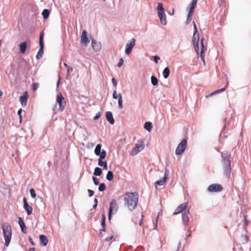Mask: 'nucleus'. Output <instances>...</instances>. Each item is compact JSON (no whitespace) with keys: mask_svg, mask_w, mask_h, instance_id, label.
Here are the masks:
<instances>
[{"mask_svg":"<svg viewBox=\"0 0 251 251\" xmlns=\"http://www.w3.org/2000/svg\"><path fill=\"white\" fill-rule=\"evenodd\" d=\"M125 205L130 210L135 209L138 201V195L136 192H127L124 196Z\"/></svg>","mask_w":251,"mask_h":251,"instance_id":"obj_1","label":"nucleus"},{"mask_svg":"<svg viewBox=\"0 0 251 251\" xmlns=\"http://www.w3.org/2000/svg\"><path fill=\"white\" fill-rule=\"evenodd\" d=\"M2 230L4 239V245L8 247L11 242L12 235V230L10 225L5 223L2 225Z\"/></svg>","mask_w":251,"mask_h":251,"instance_id":"obj_2","label":"nucleus"},{"mask_svg":"<svg viewBox=\"0 0 251 251\" xmlns=\"http://www.w3.org/2000/svg\"><path fill=\"white\" fill-rule=\"evenodd\" d=\"M222 163L223 165L225 173L228 177L230 176L231 165L229 158L230 154L228 152H225L222 153Z\"/></svg>","mask_w":251,"mask_h":251,"instance_id":"obj_3","label":"nucleus"},{"mask_svg":"<svg viewBox=\"0 0 251 251\" xmlns=\"http://www.w3.org/2000/svg\"><path fill=\"white\" fill-rule=\"evenodd\" d=\"M157 15L161 24L164 25H167L166 16L163 5L162 3L159 2L157 6Z\"/></svg>","mask_w":251,"mask_h":251,"instance_id":"obj_4","label":"nucleus"},{"mask_svg":"<svg viewBox=\"0 0 251 251\" xmlns=\"http://www.w3.org/2000/svg\"><path fill=\"white\" fill-rule=\"evenodd\" d=\"M144 145L142 141H138L135 144V147L131 150L130 154L131 156H135L142 151L144 149Z\"/></svg>","mask_w":251,"mask_h":251,"instance_id":"obj_5","label":"nucleus"},{"mask_svg":"<svg viewBox=\"0 0 251 251\" xmlns=\"http://www.w3.org/2000/svg\"><path fill=\"white\" fill-rule=\"evenodd\" d=\"M187 147V140L183 139L178 145L175 154L176 155H181L185 151Z\"/></svg>","mask_w":251,"mask_h":251,"instance_id":"obj_6","label":"nucleus"},{"mask_svg":"<svg viewBox=\"0 0 251 251\" xmlns=\"http://www.w3.org/2000/svg\"><path fill=\"white\" fill-rule=\"evenodd\" d=\"M135 39L131 38L128 41L125 46V53L126 55H129L131 53L132 50L134 46L135 45Z\"/></svg>","mask_w":251,"mask_h":251,"instance_id":"obj_7","label":"nucleus"},{"mask_svg":"<svg viewBox=\"0 0 251 251\" xmlns=\"http://www.w3.org/2000/svg\"><path fill=\"white\" fill-rule=\"evenodd\" d=\"M118 209V204L115 201H112L110 203V207L108 213V219L110 220L111 217V214L113 212L115 213L117 212Z\"/></svg>","mask_w":251,"mask_h":251,"instance_id":"obj_8","label":"nucleus"},{"mask_svg":"<svg viewBox=\"0 0 251 251\" xmlns=\"http://www.w3.org/2000/svg\"><path fill=\"white\" fill-rule=\"evenodd\" d=\"M192 42L195 49V51L197 54H199V34L198 32H194Z\"/></svg>","mask_w":251,"mask_h":251,"instance_id":"obj_9","label":"nucleus"},{"mask_svg":"<svg viewBox=\"0 0 251 251\" xmlns=\"http://www.w3.org/2000/svg\"><path fill=\"white\" fill-rule=\"evenodd\" d=\"M57 102L59 104V109L60 111H62L65 108L66 101L64 98L60 93H58L57 95Z\"/></svg>","mask_w":251,"mask_h":251,"instance_id":"obj_10","label":"nucleus"},{"mask_svg":"<svg viewBox=\"0 0 251 251\" xmlns=\"http://www.w3.org/2000/svg\"><path fill=\"white\" fill-rule=\"evenodd\" d=\"M101 146L100 144L97 145L94 151L95 153L97 156H99V158H105L106 155V152L104 150L101 151Z\"/></svg>","mask_w":251,"mask_h":251,"instance_id":"obj_11","label":"nucleus"},{"mask_svg":"<svg viewBox=\"0 0 251 251\" xmlns=\"http://www.w3.org/2000/svg\"><path fill=\"white\" fill-rule=\"evenodd\" d=\"M222 189V185L218 184H211L207 188L208 191L211 193L220 192Z\"/></svg>","mask_w":251,"mask_h":251,"instance_id":"obj_12","label":"nucleus"},{"mask_svg":"<svg viewBox=\"0 0 251 251\" xmlns=\"http://www.w3.org/2000/svg\"><path fill=\"white\" fill-rule=\"evenodd\" d=\"M89 42V40L87 36V31L83 30L82 32L81 35L80 42L81 44L84 46H87L88 43Z\"/></svg>","mask_w":251,"mask_h":251,"instance_id":"obj_13","label":"nucleus"},{"mask_svg":"<svg viewBox=\"0 0 251 251\" xmlns=\"http://www.w3.org/2000/svg\"><path fill=\"white\" fill-rule=\"evenodd\" d=\"M187 203H183L180 204L176 208L173 214L174 215H177L178 214L181 213L182 212H184L185 210H187Z\"/></svg>","mask_w":251,"mask_h":251,"instance_id":"obj_14","label":"nucleus"},{"mask_svg":"<svg viewBox=\"0 0 251 251\" xmlns=\"http://www.w3.org/2000/svg\"><path fill=\"white\" fill-rule=\"evenodd\" d=\"M24 208L27 212L28 215H30L32 214L33 209L32 207L30 206L27 202L25 198L23 199Z\"/></svg>","mask_w":251,"mask_h":251,"instance_id":"obj_15","label":"nucleus"},{"mask_svg":"<svg viewBox=\"0 0 251 251\" xmlns=\"http://www.w3.org/2000/svg\"><path fill=\"white\" fill-rule=\"evenodd\" d=\"M169 171L166 169L164 173V176L162 180H157L155 182V186L156 187L157 185L162 186L165 182L166 180L167 179Z\"/></svg>","mask_w":251,"mask_h":251,"instance_id":"obj_16","label":"nucleus"},{"mask_svg":"<svg viewBox=\"0 0 251 251\" xmlns=\"http://www.w3.org/2000/svg\"><path fill=\"white\" fill-rule=\"evenodd\" d=\"M189 210H185L182 214V219L185 225H186L189 221Z\"/></svg>","mask_w":251,"mask_h":251,"instance_id":"obj_17","label":"nucleus"},{"mask_svg":"<svg viewBox=\"0 0 251 251\" xmlns=\"http://www.w3.org/2000/svg\"><path fill=\"white\" fill-rule=\"evenodd\" d=\"M27 99V92L25 91L23 96L20 97V101L23 107L26 106Z\"/></svg>","mask_w":251,"mask_h":251,"instance_id":"obj_18","label":"nucleus"},{"mask_svg":"<svg viewBox=\"0 0 251 251\" xmlns=\"http://www.w3.org/2000/svg\"><path fill=\"white\" fill-rule=\"evenodd\" d=\"M106 119L107 121L111 124L113 125L115 123L114 119L111 112L107 111L105 114Z\"/></svg>","mask_w":251,"mask_h":251,"instance_id":"obj_19","label":"nucleus"},{"mask_svg":"<svg viewBox=\"0 0 251 251\" xmlns=\"http://www.w3.org/2000/svg\"><path fill=\"white\" fill-rule=\"evenodd\" d=\"M18 224L21 228L22 231L23 233H26L25 226V223H24V221L23 220L22 218L20 217H18Z\"/></svg>","mask_w":251,"mask_h":251,"instance_id":"obj_20","label":"nucleus"},{"mask_svg":"<svg viewBox=\"0 0 251 251\" xmlns=\"http://www.w3.org/2000/svg\"><path fill=\"white\" fill-rule=\"evenodd\" d=\"M91 46L94 50L98 51L100 50V43H97L95 40H92Z\"/></svg>","mask_w":251,"mask_h":251,"instance_id":"obj_21","label":"nucleus"},{"mask_svg":"<svg viewBox=\"0 0 251 251\" xmlns=\"http://www.w3.org/2000/svg\"><path fill=\"white\" fill-rule=\"evenodd\" d=\"M39 45L40 49L36 56L37 59H40L42 57L44 53V44H39Z\"/></svg>","mask_w":251,"mask_h":251,"instance_id":"obj_22","label":"nucleus"},{"mask_svg":"<svg viewBox=\"0 0 251 251\" xmlns=\"http://www.w3.org/2000/svg\"><path fill=\"white\" fill-rule=\"evenodd\" d=\"M40 240L44 246H46L48 243V238L44 235L41 234L39 236Z\"/></svg>","mask_w":251,"mask_h":251,"instance_id":"obj_23","label":"nucleus"},{"mask_svg":"<svg viewBox=\"0 0 251 251\" xmlns=\"http://www.w3.org/2000/svg\"><path fill=\"white\" fill-rule=\"evenodd\" d=\"M105 158L100 157L99 159L98 165L100 167H103L105 170L107 169V164L106 161H103L102 160Z\"/></svg>","mask_w":251,"mask_h":251,"instance_id":"obj_24","label":"nucleus"},{"mask_svg":"<svg viewBox=\"0 0 251 251\" xmlns=\"http://www.w3.org/2000/svg\"><path fill=\"white\" fill-rule=\"evenodd\" d=\"M27 47L26 42H23L20 44V51L22 53H25Z\"/></svg>","mask_w":251,"mask_h":251,"instance_id":"obj_25","label":"nucleus"},{"mask_svg":"<svg viewBox=\"0 0 251 251\" xmlns=\"http://www.w3.org/2000/svg\"><path fill=\"white\" fill-rule=\"evenodd\" d=\"M170 71L168 67H166L164 68L162 72L164 78L165 79L167 78L170 75Z\"/></svg>","mask_w":251,"mask_h":251,"instance_id":"obj_26","label":"nucleus"},{"mask_svg":"<svg viewBox=\"0 0 251 251\" xmlns=\"http://www.w3.org/2000/svg\"><path fill=\"white\" fill-rule=\"evenodd\" d=\"M144 128L148 131L150 132L152 128V124L151 122H147L144 124Z\"/></svg>","mask_w":251,"mask_h":251,"instance_id":"obj_27","label":"nucleus"},{"mask_svg":"<svg viewBox=\"0 0 251 251\" xmlns=\"http://www.w3.org/2000/svg\"><path fill=\"white\" fill-rule=\"evenodd\" d=\"M118 106L120 109H122L123 107L122 96L121 94H119L118 95Z\"/></svg>","mask_w":251,"mask_h":251,"instance_id":"obj_28","label":"nucleus"},{"mask_svg":"<svg viewBox=\"0 0 251 251\" xmlns=\"http://www.w3.org/2000/svg\"><path fill=\"white\" fill-rule=\"evenodd\" d=\"M102 173V170L101 168L97 167L95 169L94 171V175L96 176H100Z\"/></svg>","mask_w":251,"mask_h":251,"instance_id":"obj_29","label":"nucleus"},{"mask_svg":"<svg viewBox=\"0 0 251 251\" xmlns=\"http://www.w3.org/2000/svg\"><path fill=\"white\" fill-rule=\"evenodd\" d=\"M113 174L111 171H109L106 175V178L108 181H111L113 179Z\"/></svg>","mask_w":251,"mask_h":251,"instance_id":"obj_30","label":"nucleus"},{"mask_svg":"<svg viewBox=\"0 0 251 251\" xmlns=\"http://www.w3.org/2000/svg\"><path fill=\"white\" fill-rule=\"evenodd\" d=\"M42 14L44 19L48 18L50 14L49 10L47 9H44L42 11Z\"/></svg>","mask_w":251,"mask_h":251,"instance_id":"obj_31","label":"nucleus"},{"mask_svg":"<svg viewBox=\"0 0 251 251\" xmlns=\"http://www.w3.org/2000/svg\"><path fill=\"white\" fill-rule=\"evenodd\" d=\"M151 83L153 86H156L158 83V79L154 76H151Z\"/></svg>","mask_w":251,"mask_h":251,"instance_id":"obj_32","label":"nucleus"},{"mask_svg":"<svg viewBox=\"0 0 251 251\" xmlns=\"http://www.w3.org/2000/svg\"><path fill=\"white\" fill-rule=\"evenodd\" d=\"M206 51V50H201V54H200L201 59L202 61V62H203L204 64L205 63L204 56H205V53Z\"/></svg>","mask_w":251,"mask_h":251,"instance_id":"obj_33","label":"nucleus"},{"mask_svg":"<svg viewBox=\"0 0 251 251\" xmlns=\"http://www.w3.org/2000/svg\"><path fill=\"white\" fill-rule=\"evenodd\" d=\"M226 88H223L222 89H218V90H216L215 91L213 92H212L211 93H210L209 94V96H212L213 95H215V94H219L222 92H223L225 90Z\"/></svg>","mask_w":251,"mask_h":251,"instance_id":"obj_34","label":"nucleus"},{"mask_svg":"<svg viewBox=\"0 0 251 251\" xmlns=\"http://www.w3.org/2000/svg\"><path fill=\"white\" fill-rule=\"evenodd\" d=\"M105 189V185L104 183H100L99 186V190L100 192H102Z\"/></svg>","mask_w":251,"mask_h":251,"instance_id":"obj_35","label":"nucleus"},{"mask_svg":"<svg viewBox=\"0 0 251 251\" xmlns=\"http://www.w3.org/2000/svg\"><path fill=\"white\" fill-rule=\"evenodd\" d=\"M105 216L104 214H102L101 215V225L102 226H105Z\"/></svg>","mask_w":251,"mask_h":251,"instance_id":"obj_36","label":"nucleus"},{"mask_svg":"<svg viewBox=\"0 0 251 251\" xmlns=\"http://www.w3.org/2000/svg\"><path fill=\"white\" fill-rule=\"evenodd\" d=\"M30 193L31 197L32 198H35L36 197V194L33 188H31L30 189Z\"/></svg>","mask_w":251,"mask_h":251,"instance_id":"obj_37","label":"nucleus"},{"mask_svg":"<svg viewBox=\"0 0 251 251\" xmlns=\"http://www.w3.org/2000/svg\"><path fill=\"white\" fill-rule=\"evenodd\" d=\"M43 36H44V33L43 32H41L40 33V38H39V44H44Z\"/></svg>","mask_w":251,"mask_h":251,"instance_id":"obj_38","label":"nucleus"},{"mask_svg":"<svg viewBox=\"0 0 251 251\" xmlns=\"http://www.w3.org/2000/svg\"><path fill=\"white\" fill-rule=\"evenodd\" d=\"M64 65L66 68H67L68 73H70V72H72L73 71V68L69 67L66 63H64Z\"/></svg>","mask_w":251,"mask_h":251,"instance_id":"obj_39","label":"nucleus"},{"mask_svg":"<svg viewBox=\"0 0 251 251\" xmlns=\"http://www.w3.org/2000/svg\"><path fill=\"white\" fill-rule=\"evenodd\" d=\"M100 115H101V114H100V112H97L95 116L94 117V120L95 121L98 120L99 118L100 117Z\"/></svg>","mask_w":251,"mask_h":251,"instance_id":"obj_40","label":"nucleus"},{"mask_svg":"<svg viewBox=\"0 0 251 251\" xmlns=\"http://www.w3.org/2000/svg\"><path fill=\"white\" fill-rule=\"evenodd\" d=\"M124 61V60L123 58H120V61L118 62V63L117 64V66L118 67H122V66L123 64Z\"/></svg>","mask_w":251,"mask_h":251,"instance_id":"obj_41","label":"nucleus"},{"mask_svg":"<svg viewBox=\"0 0 251 251\" xmlns=\"http://www.w3.org/2000/svg\"><path fill=\"white\" fill-rule=\"evenodd\" d=\"M197 3V0H192L191 3V7L192 8H194L196 6Z\"/></svg>","mask_w":251,"mask_h":251,"instance_id":"obj_42","label":"nucleus"},{"mask_svg":"<svg viewBox=\"0 0 251 251\" xmlns=\"http://www.w3.org/2000/svg\"><path fill=\"white\" fill-rule=\"evenodd\" d=\"M88 195L90 197L93 196L94 194V191L92 190H91V189L88 190Z\"/></svg>","mask_w":251,"mask_h":251,"instance_id":"obj_43","label":"nucleus"},{"mask_svg":"<svg viewBox=\"0 0 251 251\" xmlns=\"http://www.w3.org/2000/svg\"><path fill=\"white\" fill-rule=\"evenodd\" d=\"M38 84L36 83H33V89L34 91H35L38 88Z\"/></svg>","mask_w":251,"mask_h":251,"instance_id":"obj_44","label":"nucleus"},{"mask_svg":"<svg viewBox=\"0 0 251 251\" xmlns=\"http://www.w3.org/2000/svg\"><path fill=\"white\" fill-rule=\"evenodd\" d=\"M93 180L94 183L95 185H98L99 184L98 180L96 177H95V176L93 177Z\"/></svg>","mask_w":251,"mask_h":251,"instance_id":"obj_45","label":"nucleus"},{"mask_svg":"<svg viewBox=\"0 0 251 251\" xmlns=\"http://www.w3.org/2000/svg\"><path fill=\"white\" fill-rule=\"evenodd\" d=\"M154 61L157 64L158 61L160 60V57L158 56L155 55L153 57Z\"/></svg>","mask_w":251,"mask_h":251,"instance_id":"obj_46","label":"nucleus"},{"mask_svg":"<svg viewBox=\"0 0 251 251\" xmlns=\"http://www.w3.org/2000/svg\"><path fill=\"white\" fill-rule=\"evenodd\" d=\"M191 20H192V16L187 15L186 24H189L190 23V22L191 21Z\"/></svg>","mask_w":251,"mask_h":251,"instance_id":"obj_47","label":"nucleus"},{"mask_svg":"<svg viewBox=\"0 0 251 251\" xmlns=\"http://www.w3.org/2000/svg\"><path fill=\"white\" fill-rule=\"evenodd\" d=\"M112 97L113 99H117L118 98V96H117V92L116 91H114L113 93Z\"/></svg>","mask_w":251,"mask_h":251,"instance_id":"obj_48","label":"nucleus"},{"mask_svg":"<svg viewBox=\"0 0 251 251\" xmlns=\"http://www.w3.org/2000/svg\"><path fill=\"white\" fill-rule=\"evenodd\" d=\"M111 80H112V82L113 86L114 87H116V86H117V82H116V79L113 77V78H112Z\"/></svg>","mask_w":251,"mask_h":251,"instance_id":"obj_49","label":"nucleus"},{"mask_svg":"<svg viewBox=\"0 0 251 251\" xmlns=\"http://www.w3.org/2000/svg\"><path fill=\"white\" fill-rule=\"evenodd\" d=\"M22 109H20L18 111V114L20 117V122H21L22 121V119H21V113H22Z\"/></svg>","mask_w":251,"mask_h":251,"instance_id":"obj_50","label":"nucleus"},{"mask_svg":"<svg viewBox=\"0 0 251 251\" xmlns=\"http://www.w3.org/2000/svg\"><path fill=\"white\" fill-rule=\"evenodd\" d=\"M201 44L207 45L206 41L204 38H202L201 41Z\"/></svg>","mask_w":251,"mask_h":251,"instance_id":"obj_51","label":"nucleus"},{"mask_svg":"<svg viewBox=\"0 0 251 251\" xmlns=\"http://www.w3.org/2000/svg\"><path fill=\"white\" fill-rule=\"evenodd\" d=\"M193 26H194V32H198V29L197 28V26L194 22H193Z\"/></svg>","mask_w":251,"mask_h":251,"instance_id":"obj_52","label":"nucleus"},{"mask_svg":"<svg viewBox=\"0 0 251 251\" xmlns=\"http://www.w3.org/2000/svg\"><path fill=\"white\" fill-rule=\"evenodd\" d=\"M206 46L207 45L201 44V50H207Z\"/></svg>","mask_w":251,"mask_h":251,"instance_id":"obj_53","label":"nucleus"},{"mask_svg":"<svg viewBox=\"0 0 251 251\" xmlns=\"http://www.w3.org/2000/svg\"><path fill=\"white\" fill-rule=\"evenodd\" d=\"M194 9V8H192V7L190 8V10H189V11L188 12V16H192Z\"/></svg>","mask_w":251,"mask_h":251,"instance_id":"obj_54","label":"nucleus"},{"mask_svg":"<svg viewBox=\"0 0 251 251\" xmlns=\"http://www.w3.org/2000/svg\"><path fill=\"white\" fill-rule=\"evenodd\" d=\"M194 9V8H192V7L190 8V10H189V11L188 12V16H192Z\"/></svg>","mask_w":251,"mask_h":251,"instance_id":"obj_55","label":"nucleus"},{"mask_svg":"<svg viewBox=\"0 0 251 251\" xmlns=\"http://www.w3.org/2000/svg\"><path fill=\"white\" fill-rule=\"evenodd\" d=\"M60 80H61V77H60V75H58V81H57V82L56 84L57 87H58L59 86Z\"/></svg>","mask_w":251,"mask_h":251,"instance_id":"obj_56","label":"nucleus"},{"mask_svg":"<svg viewBox=\"0 0 251 251\" xmlns=\"http://www.w3.org/2000/svg\"><path fill=\"white\" fill-rule=\"evenodd\" d=\"M113 236H112H112H110V237H106V238L105 239V241H109L111 240L112 239V238H113Z\"/></svg>","mask_w":251,"mask_h":251,"instance_id":"obj_57","label":"nucleus"},{"mask_svg":"<svg viewBox=\"0 0 251 251\" xmlns=\"http://www.w3.org/2000/svg\"><path fill=\"white\" fill-rule=\"evenodd\" d=\"M106 229V226H102V229H101L100 231V234L101 233V231H105Z\"/></svg>","mask_w":251,"mask_h":251,"instance_id":"obj_58","label":"nucleus"},{"mask_svg":"<svg viewBox=\"0 0 251 251\" xmlns=\"http://www.w3.org/2000/svg\"><path fill=\"white\" fill-rule=\"evenodd\" d=\"M180 246H181V244L180 242H179L178 244V245L177 246V249H176V251H179V250L180 249Z\"/></svg>","mask_w":251,"mask_h":251,"instance_id":"obj_59","label":"nucleus"},{"mask_svg":"<svg viewBox=\"0 0 251 251\" xmlns=\"http://www.w3.org/2000/svg\"><path fill=\"white\" fill-rule=\"evenodd\" d=\"M29 240L32 245H35L34 243L33 242V241L31 237H29Z\"/></svg>","mask_w":251,"mask_h":251,"instance_id":"obj_60","label":"nucleus"},{"mask_svg":"<svg viewBox=\"0 0 251 251\" xmlns=\"http://www.w3.org/2000/svg\"><path fill=\"white\" fill-rule=\"evenodd\" d=\"M29 251H35V250L34 248H31L29 250Z\"/></svg>","mask_w":251,"mask_h":251,"instance_id":"obj_61","label":"nucleus"},{"mask_svg":"<svg viewBox=\"0 0 251 251\" xmlns=\"http://www.w3.org/2000/svg\"><path fill=\"white\" fill-rule=\"evenodd\" d=\"M94 202H95V203H96V204H98V200L97 198H95V200H94Z\"/></svg>","mask_w":251,"mask_h":251,"instance_id":"obj_62","label":"nucleus"},{"mask_svg":"<svg viewBox=\"0 0 251 251\" xmlns=\"http://www.w3.org/2000/svg\"><path fill=\"white\" fill-rule=\"evenodd\" d=\"M2 94H3L2 92V91H0V99H1V97H2Z\"/></svg>","mask_w":251,"mask_h":251,"instance_id":"obj_63","label":"nucleus"},{"mask_svg":"<svg viewBox=\"0 0 251 251\" xmlns=\"http://www.w3.org/2000/svg\"><path fill=\"white\" fill-rule=\"evenodd\" d=\"M97 206V204H96V203H95L94 205H93V208H96Z\"/></svg>","mask_w":251,"mask_h":251,"instance_id":"obj_64","label":"nucleus"}]
</instances>
